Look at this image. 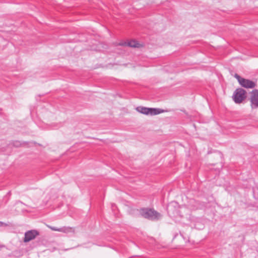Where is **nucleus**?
<instances>
[{"mask_svg": "<svg viewBox=\"0 0 258 258\" xmlns=\"http://www.w3.org/2000/svg\"><path fill=\"white\" fill-rule=\"evenodd\" d=\"M4 225V223L0 221V226H3Z\"/></svg>", "mask_w": 258, "mask_h": 258, "instance_id": "obj_11", "label": "nucleus"}, {"mask_svg": "<svg viewBox=\"0 0 258 258\" xmlns=\"http://www.w3.org/2000/svg\"><path fill=\"white\" fill-rule=\"evenodd\" d=\"M240 85L246 88H254L256 86V82H254L248 79H243L241 80Z\"/></svg>", "mask_w": 258, "mask_h": 258, "instance_id": "obj_6", "label": "nucleus"}, {"mask_svg": "<svg viewBox=\"0 0 258 258\" xmlns=\"http://www.w3.org/2000/svg\"><path fill=\"white\" fill-rule=\"evenodd\" d=\"M232 98L236 103H240L246 98V91L242 88L237 89L234 91Z\"/></svg>", "mask_w": 258, "mask_h": 258, "instance_id": "obj_3", "label": "nucleus"}, {"mask_svg": "<svg viewBox=\"0 0 258 258\" xmlns=\"http://www.w3.org/2000/svg\"><path fill=\"white\" fill-rule=\"evenodd\" d=\"M249 101L252 109L258 108V90L254 89L250 93Z\"/></svg>", "mask_w": 258, "mask_h": 258, "instance_id": "obj_4", "label": "nucleus"}, {"mask_svg": "<svg viewBox=\"0 0 258 258\" xmlns=\"http://www.w3.org/2000/svg\"><path fill=\"white\" fill-rule=\"evenodd\" d=\"M39 235L37 231L35 230H29L25 233L24 241L27 242L34 239L36 236Z\"/></svg>", "mask_w": 258, "mask_h": 258, "instance_id": "obj_5", "label": "nucleus"}, {"mask_svg": "<svg viewBox=\"0 0 258 258\" xmlns=\"http://www.w3.org/2000/svg\"><path fill=\"white\" fill-rule=\"evenodd\" d=\"M136 110L142 114L151 115H157L164 112V110L161 109L147 108L143 106L137 107Z\"/></svg>", "mask_w": 258, "mask_h": 258, "instance_id": "obj_2", "label": "nucleus"}, {"mask_svg": "<svg viewBox=\"0 0 258 258\" xmlns=\"http://www.w3.org/2000/svg\"><path fill=\"white\" fill-rule=\"evenodd\" d=\"M72 228L69 227H63L59 228V232L69 233L72 231Z\"/></svg>", "mask_w": 258, "mask_h": 258, "instance_id": "obj_8", "label": "nucleus"}, {"mask_svg": "<svg viewBox=\"0 0 258 258\" xmlns=\"http://www.w3.org/2000/svg\"><path fill=\"white\" fill-rule=\"evenodd\" d=\"M48 227L49 228H50L51 230H53V231H59V228H57L55 227H52V226H48Z\"/></svg>", "mask_w": 258, "mask_h": 258, "instance_id": "obj_10", "label": "nucleus"}, {"mask_svg": "<svg viewBox=\"0 0 258 258\" xmlns=\"http://www.w3.org/2000/svg\"><path fill=\"white\" fill-rule=\"evenodd\" d=\"M141 215L151 220H158L162 218V215L153 209L144 208L140 211Z\"/></svg>", "mask_w": 258, "mask_h": 258, "instance_id": "obj_1", "label": "nucleus"}, {"mask_svg": "<svg viewBox=\"0 0 258 258\" xmlns=\"http://www.w3.org/2000/svg\"><path fill=\"white\" fill-rule=\"evenodd\" d=\"M120 46H130L131 47H137L139 48L141 47V44L139 43L137 41L135 40H132L129 41L128 42H121L118 44Z\"/></svg>", "mask_w": 258, "mask_h": 258, "instance_id": "obj_7", "label": "nucleus"}, {"mask_svg": "<svg viewBox=\"0 0 258 258\" xmlns=\"http://www.w3.org/2000/svg\"><path fill=\"white\" fill-rule=\"evenodd\" d=\"M234 77L237 79L239 84L241 82V80L243 79V78L240 77L238 75H237L236 74L235 75Z\"/></svg>", "mask_w": 258, "mask_h": 258, "instance_id": "obj_9", "label": "nucleus"}]
</instances>
